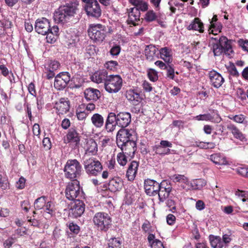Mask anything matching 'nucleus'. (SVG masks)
<instances>
[{
  "instance_id": "nucleus-45",
  "label": "nucleus",
  "mask_w": 248,
  "mask_h": 248,
  "mask_svg": "<svg viewBox=\"0 0 248 248\" xmlns=\"http://www.w3.org/2000/svg\"><path fill=\"white\" fill-rule=\"evenodd\" d=\"M157 18V16L153 10L148 11L144 16V19L147 22H151L155 21Z\"/></svg>"
},
{
  "instance_id": "nucleus-29",
  "label": "nucleus",
  "mask_w": 248,
  "mask_h": 248,
  "mask_svg": "<svg viewBox=\"0 0 248 248\" xmlns=\"http://www.w3.org/2000/svg\"><path fill=\"white\" fill-rule=\"evenodd\" d=\"M84 96L87 100L97 101L100 97V92L96 89L89 88L84 91Z\"/></svg>"
},
{
  "instance_id": "nucleus-35",
  "label": "nucleus",
  "mask_w": 248,
  "mask_h": 248,
  "mask_svg": "<svg viewBox=\"0 0 248 248\" xmlns=\"http://www.w3.org/2000/svg\"><path fill=\"white\" fill-rule=\"evenodd\" d=\"M91 120L93 125L97 128H101L104 125V118L99 113H95L93 114Z\"/></svg>"
},
{
  "instance_id": "nucleus-30",
  "label": "nucleus",
  "mask_w": 248,
  "mask_h": 248,
  "mask_svg": "<svg viewBox=\"0 0 248 248\" xmlns=\"http://www.w3.org/2000/svg\"><path fill=\"white\" fill-rule=\"evenodd\" d=\"M189 30L198 31L200 33H203L204 30V24L199 17H195L186 27Z\"/></svg>"
},
{
  "instance_id": "nucleus-23",
  "label": "nucleus",
  "mask_w": 248,
  "mask_h": 248,
  "mask_svg": "<svg viewBox=\"0 0 248 248\" xmlns=\"http://www.w3.org/2000/svg\"><path fill=\"white\" fill-rule=\"evenodd\" d=\"M66 137V139L65 142L73 144L76 146L79 144L80 136L75 128L70 129Z\"/></svg>"
},
{
  "instance_id": "nucleus-8",
  "label": "nucleus",
  "mask_w": 248,
  "mask_h": 248,
  "mask_svg": "<svg viewBox=\"0 0 248 248\" xmlns=\"http://www.w3.org/2000/svg\"><path fill=\"white\" fill-rule=\"evenodd\" d=\"M84 9L89 16L98 18L101 15V10L97 0H92L87 5H85Z\"/></svg>"
},
{
  "instance_id": "nucleus-41",
  "label": "nucleus",
  "mask_w": 248,
  "mask_h": 248,
  "mask_svg": "<svg viewBox=\"0 0 248 248\" xmlns=\"http://www.w3.org/2000/svg\"><path fill=\"white\" fill-rule=\"evenodd\" d=\"M172 180L174 182H179L182 184H185L188 186L187 189H189V182L188 179L184 175L174 174L172 176Z\"/></svg>"
},
{
  "instance_id": "nucleus-50",
  "label": "nucleus",
  "mask_w": 248,
  "mask_h": 248,
  "mask_svg": "<svg viewBox=\"0 0 248 248\" xmlns=\"http://www.w3.org/2000/svg\"><path fill=\"white\" fill-rule=\"evenodd\" d=\"M117 160L118 163L122 166H125L127 162V159L124 152L119 153L117 156Z\"/></svg>"
},
{
  "instance_id": "nucleus-3",
  "label": "nucleus",
  "mask_w": 248,
  "mask_h": 248,
  "mask_svg": "<svg viewBox=\"0 0 248 248\" xmlns=\"http://www.w3.org/2000/svg\"><path fill=\"white\" fill-rule=\"evenodd\" d=\"M93 221L95 227L102 232H107L112 225L111 217L108 213L104 212L95 213Z\"/></svg>"
},
{
  "instance_id": "nucleus-20",
  "label": "nucleus",
  "mask_w": 248,
  "mask_h": 248,
  "mask_svg": "<svg viewBox=\"0 0 248 248\" xmlns=\"http://www.w3.org/2000/svg\"><path fill=\"white\" fill-rule=\"evenodd\" d=\"M140 163L139 161H132L129 164L128 169L126 173V177L129 181L134 180L139 167Z\"/></svg>"
},
{
  "instance_id": "nucleus-60",
  "label": "nucleus",
  "mask_w": 248,
  "mask_h": 248,
  "mask_svg": "<svg viewBox=\"0 0 248 248\" xmlns=\"http://www.w3.org/2000/svg\"><path fill=\"white\" fill-rule=\"evenodd\" d=\"M238 44L244 51L248 52V41L240 39L238 41Z\"/></svg>"
},
{
  "instance_id": "nucleus-1",
  "label": "nucleus",
  "mask_w": 248,
  "mask_h": 248,
  "mask_svg": "<svg viewBox=\"0 0 248 248\" xmlns=\"http://www.w3.org/2000/svg\"><path fill=\"white\" fill-rule=\"evenodd\" d=\"M78 5V2L73 0L60 6L54 14L55 21L62 24L68 22L76 14Z\"/></svg>"
},
{
  "instance_id": "nucleus-42",
  "label": "nucleus",
  "mask_w": 248,
  "mask_h": 248,
  "mask_svg": "<svg viewBox=\"0 0 248 248\" xmlns=\"http://www.w3.org/2000/svg\"><path fill=\"white\" fill-rule=\"evenodd\" d=\"M47 197L45 196L38 198L35 200L34 207L36 210H40L45 207Z\"/></svg>"
},
{
  "instance_id": "nucleus-43",
  "label": "nucleus",
  "mask_w": 248,
  "mask_h": 248,
  "mask_svg": "<svg viewBox=\"0 0 248 248\" xmlns=\"http://www.w3.org/2000/svg\"><path fill=\"white\" fill-rule=\"evenodd\" d=\"M107 248H122V241L119 238L113 237L108 240Z\"/></svg>"
},
{
  "instance_id": "nucleus-9",
  "label": "nucleus",
  "mask_w": 248,
  "mask_h": 248,
  "mask_svg": "<svg viewBox=\"0 0 248 248\" xmlns=\"http://www.w3.org/2000/svg\"><path fill=\"white\" fill-rule=\"evenodd\" d=\"M69 73L63 72L58 74L56 77L54 82L55 89L61 90L65 88L70 80Z\"/></svg>"
},
{
  "instance_id": "nucleus-14",
  "label": "nucleus",
  "mask_w": 248,
  "mask_h": 248,
  "mask_svg": "<svg viewBox=\"0 0 248 248\" xmlns=\"http://www.w3.org/2000/svg\"><path fill=\"white\" fill-rule=\"evenodd\" d=\"M210 84L216 88H219L224 82L225 80L221 75L216 71L212 70L208 73Z\"/></svg>"
},
{
  "instance_id": "nucleus-53",
  "label": "nucleus",
  "mask_w": 248,
  "mask_h": 248,
  "mask_svg": "<svg viewBox=\"0 0 248 248\" xmlns=\"http://www.w3.org/2000/svg\"><path fill=\"white\" fill-rule=\"evenodd\" d=\"M11 24V22L9 21L2 22L0 20V37L4 35L5 29L10 27Z\"/></svg>"
},
{
  "instance_id": "nucleus-2",
  "label": "nucleus",
  "mask_w": 248,
  "mask_h": 248,
  "mask_svg": "<svg viewBox=\"0 0 248 248\" xmlns=\"http://www.w3.org/2000/svg\"><path fill=\"white\" fill-rule=\"evenodd\" d=\"M64 176L71 181L77 180L81 175L82 168L80 162L77 159H68L64 168Z\"/></svg>"
},
{
  "instance_id": "nucleus-49",
  "label": "nucleus",
  "mask_w": 248,
  "mask_h": 248,
  "mask_svg": "<svg viewBox=\"0 0 248 248\" xmlns=\"http://www.w3.org/2000/svg\"><path fill=\"white\" fill-rule=\"evenodd\" d=\"M45 211L47 213L51 215L55 214V208L54 203L51 201L46 202V204L45 206Z\"/></svg>"
},
{
  "instance_id": "nucleus-63",
  "label": "nucleus",
  "mask_w": 248,
  "mask_h": 248,
  "mask_svg": "<svg viewBox=\"0 0 248 248\" xmlns=\"http://www.w3.org/2000/svg\"><path fill=\"white\" fill-rule=\"evenodd\" d=\"M167 206L170 208V211L173 213L176 211V206L175 202L171 199H168L166 202Z\"/></svg>"
},
{
  "instance_id": "nucleus-17",
  "label": "nucleus",
  "mask_w": 248,
  "mask_h": 248,
  "mask_svg": "<svg viewBox=\"0 0 248 248\" xmlns=\"http://www.w3.org/2000/svg\"><path fill=\"white\" fill-rule=\"evenodd\" d=\"M158 51V49L153 44L146 46L144 49L146 59L149 62H152L155 58L158 59L159 54Z\"/></svg>"
},
{
  "instance_id": "nucleus-57",
  "label": "nucleus",
  "mask_w": 248,
  "mask_h": 248,
  "mask_svg": "<svg viewBox=\"0 0 248 248\" xmlns=\"http://www.w3.org/2000/svg\"><path fill=\"white\" fill-rule=\"evenodd\" d=\"M168 67L167 69V77L171 79H174V74H175V71L173 67V65H170L169 64H168Z\"/></svg>"
},
{
  "instance_id": "nucleus-46",
  "label": "nucleus",
  "mask_w": 248,
  "mask_h": 248,
  "mask_svg": "<svg viewBox=\"0 0 248 248\" xmlns=\"http://www.w3.org/2000/svg\"><path fill=\"white\" fill-rule=\"evenodd\" d=\"M104 66L108 70L115 71L117 69L118 63L115 61H108L105 63Z\"/></svg>"
},
{
  "instance_id": "nucleus-19",
  "label": "nucleus",
  "mask_w": 248,
  "mask_h": 248,
  "mask_svg": "<svg viewBox=\"0 0 248 248\" xmlns=\"http://www.w3.org/2000/svg\"><path fill=\"white\" fill-rule=\"evenodd\" d=\"M109 75L107 70L103 69L95 72L91 77V79L93 82L97 84L106 82Z\"/></svg>"
},
{
  "instance_id": "nucleus-61",
  "label": "nucleus",
  "mask_w": 248,
  "mask_h": 248,
  "mask_svg": "<svg viewBox=\"0 0 248 248\" xmlns=\"http://www.w3.org/2000/svg\"><path fill=\"white\" fill-rule=\"evenodd\" d=\"M32 133L34 136H36L38 138H40L41 129L40 125L38 124H34L32 126Z\"/></svg>"
},
{
  "instance_id": "nucleus-13",
  "label": "nucleus",
  "mask_w": 248,
  "mask_h": 248,
  "mask_svg": "<svg viewBox=\"0 0 248 248\" xmlns=\"http://www.w3.org/2000/svg\"><path fill=\"white\" fill-rule=\"evenodd\" d=\"M161 183H159L155 180L147 179L144 181V188L146 193L150 196L157 195V192L159 190Z\"/></svg>"
},
{
  "instance_id": "nucleus-62",
  "label": "nucleus",
  "mask_w": 248,
  "mask_h": 248,
  "mask_svg": "<svg viewBox=\"0 0 248 248\" xmlns=\"http://www.w3.org/2000/svg\"><path fill=\"white\" fill-rule=\"evenodd\" d=\"M43 145L46 150H49L51 148V142L50 138L45 137L42 141Z\"/></svg>"
},
{
  "instance_id": "nucleus-6",
  "label": "nucleus",
  "mask_w": 248,
  "mask_h": 248,
  "mask_svg": "<svg viewBox=\"0 0 248 248\" xmlns=\"http://www.w3.org/2000/svg\"><path fill=\"white\" fill-rule=\"evenodd\" d=\"M123 79L118 75H109L108 78L105 82V89L109 93H117L122 88Z\"/></svg>"
},
{
  "instance_id": "nucleus-27",
  "label": "nucleus",
  "mask_w": 248,
  "mask_h": 248,
  "mask_svg": "<svg viewBox=\"0 0 248 248\" xmlns=\"http://www.w3.org/2000/svg\"><path fill=\"white\" fill-rule=\"evenodd\" d=\"M123 152L131 158L133 157L137 150L136 143L134 140L124 144L123 147H119Z\"/></svg>"
},
{
  "instance_id": "nucleus-25",
  "label": "nucleus",
  "mask_w": 248,
  "mask_h": 248,
  "mask_svg": "<svg viewBox=\"0 0 248 248\" xmlns=\"http://www.w3.org/2000/svg\"><path fill=\"white\" fill-rule=\"evenodd\" d=\"M158 51L159 58L162 59L167 64H170L172 62V52L170 48L165 46L161 48Z\"/></svg>"
},
{
  "instance_id": "nucleus-51",
  "label": "nucleus",
  "mask_w": 248,
  "mask_h": 248,
  "mask_svg": "<svg viewBox=\"0 0 248 248\" xmlns=\"http://www.w3.org/2000/svg\"><path fill=\"white\" fill-rule=\"evenodd\" d=\"M67 226L70 232L74 234H78L80 231V227L73 222H69Z\"/></svg>"
},
{
  "instance_id": "nucleus-38",
  "label": "nucleus",
  "mask_w": 248,
  "mask_h": 248,
  "mask_svg": "<svg viewBox=\"0 0 248 248\" xmlns=\"http://www.w3.org/2000/svg\"><path fill=\"white\" fill-rule=\"evenodd\" d=\"M153 151L155 153L154 154L159 155H169L170 153V149H166L165 148L161 146L159 144L155 145L152 147Z\"/></svg>"
},
{
  "instance_id": "nucleus-39",
  "label": "nucleus",
  "mask_w": 248,
  "mask_h": 248,
  "mask_svg": "<svg viewBox=\"0 0 248 248\" xmlns=\"http://www.w3.org/2000/svg\"><path fill=\"white\" fill-rule=\"evenodd\" d=\"M210 242L213 248H222L224 244L219 236H210Z\"/></svg>"
},
{
  "instance_id": "nucleus-12",
  "label": "nucleus",
  "mask_w": 248,
  "mask_h": 248,
  "mask_svg": "<svg viewBox=\"0 0 248 248\" xmlns=\"http://www.w3.org/2000/svg\"><path fill=\"white\" fill-rule=\"evenodd\" d=\"M159 190L157 192L159 200L164 202L169 196L172 190V186L170 182L167 180H163L161 182Z\"/></svg>"
},
{
  "instance_id": "nucleus-44",
  "label": "nucleus",
  "mask_w": 248,
  "mask_h": 248,
  "mask_svg": "<svg viewBox=\"0 0 248 248\" xmlns=\"http://www.w3.org/2000/svg\"><path fill=\"white\" fill-rule=\"evenodd\" d=\"M228 118L238 124H246L247 122L246 120V117L243 114L229 115Z\"/></svg>"
},
{
  "instance_id": "nucleus-33",
  "label": "nucleus",
  "mask_w": 248,
  "mask_h": 248,
  "mask_svg": "<svg viewBox=\"0 0 248 248\" xmlns=\"http://www.w3.org/2000/svg\"><path fill=\"white\" fill-rule=\"evenodd\" d=\"M209 159L217 165H225L228 164L226 157L220 153H215L211 155Z\"/></svg>"
},
{
  "instance_id": "nucleus-26",
  "label": "nucleus",
  "mask_w": 248,
  "mask_h": 248,
  "mask_svg": "<svg viewBox=\"0 0 248 248\" xmlns=\"http://www.w3.org/2000/svg\"><path fill=\"white\" fill-rule=\"evenodd\" d=\"M123 186L122 179L119 177H115L109 180L108 189L111 192H115L121 190Z\"/></svg>"
},
{
  "instance_id": "nucleus-31",
  "label": "nucleus",
  "mask_w": 248,
  "mask_h": 248,
  "mask_svg": "<svg viewBox=\"0 0 248 248\" xmlns=\"http://www.w3.org/2000/svg\"><path fill=\"white\" fill-rule=\"evenodd\" d=\"M204 121H210L214 123H220L222 119L217 110L213 109L210 113L203 114Z\"/></svg>"
},
{
  "instance_id": "nucleus-40",
  "label": "nucleus",
  "mask_w": 248,
  "mask_h": 248,
  "mask_svg": "<svg viewBox=\"0 0 248 248\" xmlns=\"http://www.w3.org/2000/svg\"><path fill=\"white\" fill-rule=\"evenodd\" d=\"M205 181L202 179H197L192 181L190 183V187L192 189H201L206 185Z\"/></svg>"
},
{
  "instance_id": "nucleus-7",
  "label": "nucleus",
  "mask_w": 248,
  "mask_h": 248,
  "mask_svg": "<svg viewBox=\"0 0 248 248\" xmlns=\"http://www.w3.org/2000/svg\"><path fill=\"white\" fill-rule=\"evenodd\" d=\"M80 189L79 182L78 180L71 181L68 183L65 188L66 198L69 200L73 201L78 197H82L83 192Z\"/></svg>"
},
{
  "instance_id": "nucleus-36",
  "label": "nucleus",
  "mask_w": 248,
  "mask_h": 248,
  "mask_svg": "<svg viewBox=\"0 0 248 248\" xmlns=\"http://www.w3.org/2000/svg\"><path fill=\"white\" fill-rule=\"evenodd\" d=\"M98 151L97 144L93 140H90L87 142L86 154L91 153L92 155L96 154Z\"/></svg>"
},
{
  "instance_id": "nucleus-22",
  "label": "nucleus",
  "mask_w": 248,
  "mask_h": 248,
  "mask_svg": "<svg viewBox=\"0 0 248 248\" xmlns=\"http://www.w3.org/2000/svg\"><path fill=\"white\" fill-rule=\"evenodd\" d=\"M117 125L115 113L109 112L105 123V130L108 133H112L115 130Z\"/></svg>"
},
{
  "instance_id": "nucleus-16",
  "label": "nucleus",
  "mask_w": 248,
  "mask_h": 248,
  "mask_svg": "<svg viewBox=\"0 0 248 248\" xmlns=\"http://www.w3.org/2000/svg\"><path fill=\"white\" fill-rule=\"evenodd\" d=\"M131 114L126 112H121L116 115L117 125L124 128L127 127L131 122Z\"/></svg>"
},
{
  "instance_id": "nucleus-54",
  "label": "nucleus",
  "mask_w": 248,
  "mask_h": 248,
  "mask_svg": "<svg viewBox=\"0 0 248 248\" xmlns=\"http://www.w3.org/2000/svg\"><path fill=\"white\" fill-rule=\"evenodd\" d=\"M235 196L239 198L241 200L244 202L248 201V192L246 191L240 190L238 189L235 192Z\"/></svg>"
},
{
  "instance_id": "nucleus-5",
  "label": "nucleus",
  "mask_w": 248,
  "mask_h": 248,
  "mask_svg": "<svg viewBox=\"0 0 248 248\" xmlns=\"http://www.w3.org/2000/svg\"><path fill=\"white\" fill-rule=\"evenodd\" d=\"M83 164L86 172L90 175L97 176L103 170L101 162L94 157L83 158Z\"/></svg>"
},
{
  "instance_id": "nucleus-48",
  "label": "nucleus",
  "mask_w": 248,
  "mask_h": 248,
  "mask_svg": "<svg viewBox=\"0 0 248 248\" xmlns=\"http://www.w3.org/2000/svg\"><path fill=\"white\" fill-rule=\"evenodd\" d=\"M147 76L151 81L155 82L158 80V73L154 69L150 68L148 70Z\"/></svg>"
},
{
  "instance_id": "nucleus-32",
  "label": "nucleus",
  "mask_w": 248,
  "mask_h": 248,
  "mask_svg": "<svg viewBox=\"0 0 248 248\" xmlns=\"http://www.w3.org/2000/svg\"><path fill=\"white\" fill-rule=\"evenodd\" d=\"M129 2L140 12H145L148 10V0H129Z\"/></svg>"
},
{
  "instance_id": "nucleus-18",
  "label": "nucleus",
  "mask_w": 248,
  "mask_h": 248,
  "mask_svg": "<svg viewBox=\"0 0 248 248\" xmlns=\"http://www.w3.org/2000/svg\"><path fill=\"white\" fill-rule=\"evenodd\" d=\"M55 108L58 114H63L69 111L70 109V101L67 98H61L55 104Z\"/></svg>"
},
{
  "instance_id": "nucleus-21",
  "label": "nucleus",
  "mask_w": 248,
  "mask_h": 248,
  "mask_svg": "<svg viewBox=\"0 0 248 248\" xmlns=\"http://www.w3.org/2000/svg\"><path fill=\"white\" fill-rule=\"evenodd\" d=\"M125 97L133 105H138L142 99L140 93L137 89H130L126 91Z\"/></svg>"
},
{
  "instance_id": "nucleus-56",
  "label": "nucleus",
  "mask_w": 248,
  "mask_h": 248,
  "mask_svg": "<svg viewBox=\"0 0 248 248\" xmlns=\"http://www.w3.org/2000/svg\"><path fill=\"white\" fill-rule=\"evenodd\" d=\"M11 117L8 115V113L3 112L0 119V125H3L7 124L10 121Z\"/></svg>"
},
{
  "instance_id": "nucleus-59",
  "label": "nucleus",
  "mask_w": 248,
  "mask_h": 248,
  "mask_svg": "<svg viewBox=\"0 0 248 248\" xmlns=\"http://www.w3.org/2000/svg\"><path fill=\"white\" fill-rule=\"evenodd\" d=\"M141 229L142 231L145 233H148L151 232L152 226L148 220H145V222L143 223Z\"/></svg>"
},
{
  "instance_id": "nucleus-11",
  "label": "nucleus",
  "mask_w": 248,
  "mask_h": 248,
  "mask_svg": "<svg viewBox=\"0 0 248 248\" xmlns=\"http://www.w3.org/2000/svg\"><path fill=\"white\" fill-rule=\"evenodd\" d=\"M50 27V22L45 17L37 19L34 25L35 31L38 34L43 35H45L48 32Z\"/></svg>"
},
{
  "instance_id": "nucleus-37",
  "label": "nucleus",
  "mask_w": 248,
  "mask_h": 248,
  "mask_svg": "<svg viewBox=\"0 0 248 248\" xmlns=\"http://www.w3.org/2000/svg\"><path fill=\"white\" fill-rule=\"evenodd\" d=\"M212 40H214L216 42L212 43V49L213 51L214 52L215 56H220L222 53H225V51H224L223 47L221 46L219 42H218V38L217 37L211 38Z\"/></svg>"
},
{
  "instance_id": "nucleus-55",
  "label": "nucleus",
  "mask_w": 248,
  "mask_h": 248,
  "mask_svg": "<svg viewBox=\"0 0 248 248\" xmlns=\"http://www.w3.org/2000/svg\"><path fill=\"white\" fill-rule=\"evenodd\" d=\"M60 67V62L56 60H50L48 64L47 68L51 70H53L54 71L58 70Z\"/></svg>"
},
{
  "instance_id": "nucleus-64",
  "label": "nucleus",
  "mask_w": 248,
  "mask_h": 248,
  "mask_svg": "<svg viewBox=\"0 0 248 248\" xmlns=\"http://www.w3.org/2000/svg\"><path fill=\"white\" fill-rule=\"evenodd\" d=\"M26 179L22 176L20 177L16 182V187L19 189H22L25 186Z\"/></svg>"
},
{
  "instance_id": "nucleus-47",
  "label": "nucleus",
  "mask_w": 248,
  "mask_h": 248,
  "mask_svg": "<svg viewBox=\"0 0 248 248\" xmlns=\"http://www.w3.org/2000/svg\"><path fill=\"white\" fill-rule=\"evenodd\" d=\"M236 172L239 175L248 178V167L245 166L238 167L235 169Z\"/></svg>"
},
{
  "instance_id": "nucleus-52",
  "label": "nucleus",
  "mask_w": 248,
  "mask_h": 248,
  "mask_svg": "<svg viewBox=\"0 0 248 248\" xmlns=\"http://www.w3.org/2000/svg\"><path fill=\"white\" fill-rule=\"evenodd\" d=\"M229 74L233 77H237L239 74L237 71L235 65L232 62H230L229 65L227 67Z\"/></svg>"
},
{
  "instance_id": "nucleus-15",
  "label": "nucleus",
  "mask_w": 248,
  "mask_h": 248,
  "mask_svg": "<svg viewBox=\"0 0 248 248\" xmlns=\"http://www.w3.org/2000/svg\"><path fill=\"white\" fill-rule=\"evenodd\" d=\"M85 208V205L82 201L76 200L74 205L71 207L70 214L73 217L77 218L84 213Z\"/></svg>"
},
{
  "instance_id": "nucleus-10",
  "label": "nucleus",
  "mask_w": 248,
  "mask_h": 248,
  "mask_svg": "<svg viewBox=\"0 0 248 248\" xmlns=\"http://www.w3.org/2000/svg\"><path fill=\"white\" fill-rule=\"evenodd\" d=\"M133 140V135L128 129L121 128L117 133L116 143L118 147H123L124 144Z\"/></svg>"
},
{
  "instance_id": "nucleus-34",
  "label": "nucleus",
  "mask_w": 248,
  "mask_h": 248,
  "mask_svg": "<svg viewBox=\"0 0 248 248\" xmlns=\"http://www.w3.org/2000/svg\"><path fill=\"white\" fill-rule=\"evenodd\" d=\"M218 42L220 45L223 47L225 53H229L232 51L231 45V41L224 36H222L218 39Z\"/></svg>"
},
{
  "instance_id": "nucleus-24",
  "label": "nucleus",
  "mask_w": 248,
  "mask_h": 248,
  "mask_svg": "<svg viewBox=\"0 0 248 248\" xmlns=\"http://www.w3.org/2000/svg\"><path fill=\"white\" fill-rule=\"evenodd\" d=\"M227 129L232 133L235 139L244 141L246 140V138L240 130L234 124L231 122H227Z\"/></svg>"
},
{
  "instance_id": "nucleus-58",
  "label": "nucleus",
  "mask_w": 248,
  "mask_h": 248,
  "mask_svg": "<svg viewBox=\"0 0 248 248\" xmlns=\"http://www.w3.org/2000/svg\"><path fill=\"white\" fill-rule=\"evenodd\" d=\"M121 48L119 45L113 46L109 51L111 55L113 56H118L121 51Z\"/></svg>"
},
{
  "instance_id": "nucleus-28",
  "label": "nucleus",
  "mask_w": 248,
  "mask_h": 248,
  "mask_svg": "<svg viewBox=\"0 0 248 248\" xmlns=\"http://www.w3.org/2000/svg\"><path fill=\"white\" fill-rule=\"evenodd\" d=\"M128 18L127 20L128 24L135 26L137 25L136 21L140 20V13L136 8H130L127 10Z\"/></svg>"
},
{
  "instance_id": "nucleus-4",
  "label": "nucleus",
  "mask_w": 248,
  "mask_h": 248,
  "mask_svg": "<svg viewBox=\"0 0 248 248\" xmlns=\"http://www.w3.org/2000/svg\"><path fill=\"white\" fill-rule=\"evenodd\" d=\"M88 35L95 43H102L105 39L107 33L105 25L101 24H91L88 30Z\"/></svg>"
}]
</instances>
